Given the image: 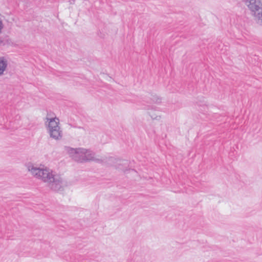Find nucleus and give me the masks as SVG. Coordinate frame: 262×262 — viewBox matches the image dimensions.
Instances as JSON below:
<instances>
[{"label": "nucleus", "instance_id": "obj_10", "mask_svg": "<svg viewBox=\"0 0 262 262\" xmlns=\"http://www.w3.org/2000/svg\"><path fill=\"white\" fill-rule=\"evenodd\" d=\"M148 113L149 114V115L151 116L152 119H158V116L152 115L150 112H149Z\"/></svg>", "mask_w": 262, "mask_h": 262}, {"label": "nucleus", "instance_id": "obj_11", "mask_svg": "<svg viewBox=\"0 0 262 262\" xmlns=\"http://www.w3.org/2000/svg\"><path fill=\"white\" fill-rule=\"evenodd\" d=\"M151 110H155V108H154V107L151 106Z\"/></svg>", "mask_w": 262, "mask_h": 262}, {"label": "nucleus", "instance_id": "obj_5", "mask_svg": "<svg viewBox=\"0 0 262 262\" xmlns=\"http://www.w3.org/2000/svg\"><path fill=\"white\" fill-rule=\"evenodd\" d=\"M49 133L52 138L56 140L61 139L62 137V132L61 129H49Z\"/></svg>", "mask_w": 262, "mask_h": 262}, {"label": "nucleus", "instance_id": "obj_7", "mask_svg": "<svg viewBox=\"0 0 262 262\" xmlns=\"http://www.w3.org/2000/svg\"><path fill=\"white\" fill-rule=\"evenodd\" d=\"M81 149V148H72L70 147H67V151L70 156L75 160L76 161V158H79V150Z\"/></svg>", "mask_w": 262, "mask_h": 262}, {"label": "nucleus", "instance_id": "obj_2", "mask_svg": "<svg viewBox=\"0 0 262 262\" xmlns=\"http://www.w3.org/2000/svg\"><path fill=\"white\" fill-rule=\"evenodd\" d=\"M245 2L256 23L262 26V1L245 0Z\"/></svg>", "mask_w": 262, "mask_h": 262}, {"label": "nucleus", "instance_id": "obj_8", "mask_svg": "<svg viewBox=\"0 0 262 262\" xmlns=\"http://www.w3.org/2000/svg\"><path fill=\"white\" fill-rule=\"evenodd\" d=\"M9 43V40L7 37H0V46H5Z\"/></svg>", "mask_w": 262, "mask_h": 262}, {"label": "nucleus", "instance_id": "obj_3", "mask_svg": "<svg viewBox=\"0 0 262 262\" xmlns=\"http://www.w3.org/2000/svg\"><path fill=\"white\" fill-rule=\"evenodd\" d=\"M79 158H76V161L79 162H84L88 161H98V159L95 157V154L92 151L86 149L85 148H81L79 150Z\"/></svg>", "mask_w": 262, "mask_h": 262}, {"label": "nucleus", "instance_id": "obj_6", "mask_svg": "<svg viewBox=\"0 0 262 262\" xmlns=\"http://www.w3.org/2000/svg\"><path fill=\"white\" fill-rule=\"evenodd\" d=\"M8 61L6 57H0V76H2L7 68Z\"/></svg>", "mask_w": 262, "mask_h": 262}, {"label": "nucleus", "instance_id": "obj_4", "mask_svg": "<svg viewBox=\"0 0 262 262\" xmlns=\"http://www.w3.org/2000/svg\"><path fill=\"white\" fill-rule=\"evenodd\" d=\"M47 119L49 121L48 129H61L59 126V119L55 117L51 119L47 118Z\"/></svg>", "mask_w": 262, "mask_h": 262}, {"label": "nucleus", "instance_id": "obj_9", "mask_svg": "<svg viewBox=\"0 0 262 262\" xmlns=\"http://www.w3.org/2000/svg\"><path fill=\"white\" fill-rule=\"evenodd\" d=\"M152 100L154 102L157 103H159L161 102V99H160L157 97H155V96L153 97V98H152Z\"/></svg>", "mask_w": 262, "mask_h": 262}, {"label": "nucleus", "instance_id": "obj_1", "mask_svg": "<svg viewBox=\"0 0 262 262\" xmlns=\"http://www.w3.org/2000/svg\"><path fill=\"white\" fill-rule=\"evenodd\" d=\"M29 171L36 178L47 183L49 187L55 191H62L66 185L61 176L47 167H38L32 164L27 165Z\"/></svg>", "mask_w": 262, "mask_h": 262}]
</instances>
